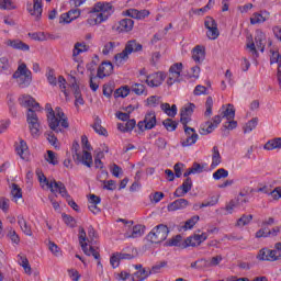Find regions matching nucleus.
I'll return each mask as SVG.
<instances>
[{
    "label": "nucleus",
    "instance_id": "f257e3e1",
    "mask_svg": "<svg viewBox=\"0 0 281 281\" xmlns=\"http://www.w3.org/2000/svg\"><path fill=\"white\" fill-rule=\"evenodd\" d=\"M78 238L83 254H86V256H93L94 260H100V251L98 250V233L93 226L88 227V237L85 228L79 227Z\"/></svg>",
    "mask_w": 281,
    "mask_h": 281
},
{
    "label": "nucleus",
    "instance_id": "f03ea898",
    "mask_svg": "<svg viewBox=\"0 0 281 281\" xmlns=\"http://www.w3.org/2000/svg\"><path fill=\"white\" fill-rule=\"evenodd\" d=\"M90 16L87 20L88 25L92 27L109 21L113 14V4L111 2H97L89 12Z\"/></svg>",
    "mask_w": 281,
    "mask_h": 281
},
{
    "label": "nucleus",
    "instance_id": "7ed1b4c3",
    "mask_svg": "<svg viewBox=\"0 0 281 281\" xmlns=\"http://www.w3.org/2000/svg\"><path fill=\"white\" fill-rule=\"evenodd\" d=\"M46 112L50 131H54L55 133H63L65 128H69V119H67L63 109L57 106L54 110L50 104H46Z\"/></svg>",
    "mask_w": 281,
    "mask_h": 281
},
{
    "label": "nucleus",
    "instance_id": "20e7f679",
    "mask_svg": "<svg viewBox=\"0 0 281 281\" xmlns=\"http://www.w3.org/2000/svg\"><path fill=\"white\" fill-rule=\"evenodd\" d=\"M37 177L43 190H50L53 194H60L64 199H70L67 188L63 182H58L56 180L49 181L42 172H37Z\"/></svg>",
    "mask_w": 281,
    "mask_h": 281
},
{
    "label": "nucleus",
    "instance_id": "39448f33",
    "mask_svg": "<svg viewBox=\"0 0 281 281\" xmlns=\"http://www.w3.org/2000/svg\"><path fill=\"white\" fill-rule=\"evenodd\" d=\"M257 260L261 262H278V260H281V241L276 243L273 249L261 248L257 254Z\"/></svg>",
    "mask_w": 281,
    "mask_h": 281
},
{
    "label": "nucleus",
    "instance_id": "423d86ee",
    "mask_svg": "<svg viewBox=\"0 0 281 281\" xmlns=\"http://www.w3.org/2000/svg\"><path fill=\"white\" fill-rule=\"evenodd\" d=\"M13 78L20 87H30L32 82V71L27 69L25 63L20 61L16 71L13 74Z\"/></svg>",
    "mask_w": 281,
    "mask_h": 281
},
{
    "label": "nucleus",
    "instance_id": "0eeeda50",
    "mask_svg": "<svg viewBox=\"0 0 281 281\" xmlns=\"http://www.w3.org/2000/svg\"><path fill=\"white\" fill-rule=\"evenodd\" d=\"M146 104L153 109H155V106H159L160 104L161 111L168 115V117H175L177 115V106L175 104L170 106L169 103H161V97L151 95L147 98Z\"/></svg>",
    "mask_w": 281,
    "mask_h": 281
},
{
    "label": "nucleus",
    "instance_id": "6e6552de",
    "mask_svg": "<svg viewBox=\"0 0 281 281\" xmlns=\"http://www.w3.org/2000/svg\"><path fill=\"white\" fill-rule=\"evenodd\" d=\"M267 45V35L265 32L258 30L255 34V42H248L246 47L250 54L256 55L259 52H265V46Z\"/></svg>",
    "mask_w": 281,
    "mask_h": 281
},
{
    "label": "nucleus",
    "instance_id": "1a4fd4ad",
    "mask_svg": "<svg viewBox=\"0 0 281 281\" xmlns=\"http://www.w3.org/2000/svg\"><path fill=\"white\" fill-rule=\"evenodd\" d=\"M26 123L32 137H38L41 135V120H38V115L32 109H29L26 112Z\"/></svg>",
    "mask_w": 281,
    "mask_h": 281
},
{
    "label": "nucleus",
    "instance_id": "9d476101",
    "mask_svg": "<svg viewBox=\"0 0 281 281\" xmlns=\"http://www.w3.org/2000/svg\"><path fill=\"white\" fill-rule=\"evenodd\" d=\"M168 234H170L168 226L159 224L156 227H154L151 232L147 235V240L156 244L164 243V240L168 238Z\"/></svg>",
    "mask_w": 281,
    "mask_h": 281
},
{
    "label": "nucleus",
    "instance_id": "9b49d317",
    "mask_svg": "<svg viewBox=\"0 0 281 281\" xmlns=\"http://www.w3.org/2000/svg\"><path fill=\"white\" fill-rule=\"evenodd\" d=\"M79 145L78 143L72 144V150H74V159L75 161H78V164H83V166H87V168H91L93 166V156L91 155V151L82 150L80 154L78 151Z\"/></svg>",
    "mask_w": 281,
    "mask_h": 281
},
{
    "label": "nucleus",
    "instance_id": "f8f14e48",
    "mask_svg": "<svg viewBox=\"0 0 281 281\" xmlns=\"http://www.w3.org/2000/svg\"><path fill=\"white\" fill-rule=\"evenodd\" d=\"M184 135L181 137L180 144L182 148H188L190 146H194L196 142H199V134H196V130L183 125Z\"/></svg>",
    "mask_w": 281,
    "mask_h": 281
},
{
    "label": "nucleus",
    "instance_id": "ddd939ff",
    "mask_svg": "<svg viewBox=\"0 0 281 281\" xmlns=\"http://www.w3.org/2000/svg\"><path fill=\"white\" fill-rule=\"evenodd\" d=\"M204 27L206 30V38L209 41H216L218 36H221V32L218 31V23L212 16H206L204 20Z\"/></svg>",
    "mask_w": 281,
    "mask_h": 281
},
{
    "label": "nucleus",
    "instance_id": "4468645a",
    "mask_svg": "<svg viewBox=\"0 0 281 281\" xmlns=\"http://www.w3.org/2000/svg\"><path fill=\"white\" fill-rule=\"evenodd\" d=\"M183 71V64L175 63L170 66L167 85L172 86L175 82H181V72Z\"/></svg>",
    "mask_w": 281,
    "mask_h": 281
},
{
    "label": "nucleus",
    "instance_id": "2eb2a0df",
    "mask_svg": "<svg viewBox=\"0 0 281 281\" xmlns=\"http://www.w3.org/2000/svg\"><path fill=\"white\" fill-rule=\"evenodd\" d=\"M221 122H223V116L215 115L211 121H207L200 126V135H210V133H214V131L218 128Z\"/></svg>",
    "mask_w": 281,
    "mask_h": 281
},
{
    "label": "nucleus",
    "instance_id": "dca6fc26",
    "mask_svg": "<svg viewBox=\"0 0 281 281\" xmlns=\"http://www.w3.org/2000/svg\"><path fill=\"white\" fill-rule=\"evenodd\" d=\"M157 126V114L155 112H148L145 119L137 123L138 130L144 133V131H153Z\"/></svg>",
    "mask_w": 281,
    "mask_h": 281
},
{
    "label": "nucleus",
    "instance_id": "f3484780",
    "mask_svg": "<svg viewBox=\"0 0 281 281\" xmlns=\"http://www.w3.org/2000/svg\"><path fill=\"white\" fill-rule=\"evenodd\" d=\"M18 102L20 104V106H24V109H32V111H37L41 112V104H38V102H36L35 99H33L32 95L30 94H22L19 97Z\"/></svg>",
    "mask_w": 281,
    "mask_h": 281
},
{
    "label": "nucleus",
    "instance_id": "a211bd4d",
    "mask_svg": "<svg viewBox=\"0 0 281 281\" xmlns=\"http://www.w3.org/2000/svg\"><path fill=\"white\" fill-rule=\"evenodd\" d=\"M164 80H166V72L158 71L147 76L145 83L151 88L161 87V85H164Z\"/></svg>",
    "mask_w": 281,
    "mask_h": 281
},
{
    "label": "nucleus",
    "instance_id": "6ab92c4d",
    "mask_svg": "<svg viewBox=\"0 0 281 281\" xmlns=\"http://www.w3.org/2000/svg\"><path fill=\"white\" fill-rule=\"evenodd\" d=\"M133 27H135V21L132 19H123L115 24L114 30L119 32V34H128V32H133Z\"/></svg>",
    "mask_w": 281,
    "mask_h": 281
},
{
    "label": "nucleus",
    "instance_id": "aec40b11",
    "mask_svg": "<svg viewBox=\"0 0 281 281\" xmlns=\"http://www.w3.org/2000/svg\"><path fill=\"white\" fill-rule=\"evenodd\" d=\"M207 240V233L193 234L184 240V247H199L202 243Z\"/></svg>",
    "mask_w": 281,
    "mask_h": 281
},
{
    "label": "nucleus",
    "instance_id": "412c9836",
    "mask_svg": "<svg viewBox=\"0 0 281 281\" xmlns=\"http://www.w3.org/2000/svg\"><path fill=\"white\" fill-rule=\"evenodd\" d=\"M196 109V105L194 103H188L186 104L181 111H180V121L183 126H188L190 123V117H192V113H194V110Z\"/></svg>",
    "mask_w": 281,
    "mask_h": 281
},
{
    "label": "nucleus",
    "instance_id": "4be33fe9",
    "mask_svg": "<svg viewBox=\"0 0 281 281\" xmlns=\"http://www.w3.org/2000/svg\"><path fill=\"white\" fill-rule=\"evenodd\" d=\"M271 14L267 10L252 13L250 16V25H262L269 21Z\"/></svg>",
    "mask_w": 281,
    "mask_h": 281
},
{
    "label": "nucleus",
    "instance_id": "5701e85b",
    "mask_svg": "<svg viewBox=\"0 0 281 281\" xmlns=\"http://www.w3.org/2000/svg\"><path fill=\"white\" fill-rule=\"evenodd\" d=\"M26 10L31 16L38 19L43 14V0H33V3H27Z\"/></svg>",
    "mask_w": 281,
    "mask_h": 281
},
{
    "label": "nucleus",
    "instance_id": "b1692460",
    "mask_svg": "<svg viewBox=\"0 0 281 281\" xmlns=\"http://www.w3.org/2000/svg\"><path fill=\"white\" fill-rule=\"evenodd\" d=\"M123 16H130L131 19H136L137 21H142L146 19V16L150 15V11L148 10H137V9H127L122 12Z\"/></svg>",
    "mask_w": 281,
    "mask_h": 281
},
{
    "label": "nucleus",
    "instance_id": "393cba45",
    "mask_svg": "<svg viewBox=\"0 0 281 281\" xmlns=\"http://www.w3.org/2000/svg\"><path fill=\"white\" fill-rule=\"evenodd\" d=\"M113 74V64L111 61H103L97 71L98 78H106Z\"/></svg>",
    "mask_w": 281,
    "mask_h": 281
},
{
    "label": "nucleus",
    "instance_id": "a878e982",
    "mask_svg": "<svg viewBox=\"0 0 281 281\" xmlns=\"http://www.w3.org/2000/svg\"><path fill=\"white\" fill-rule=\"evenodd\" d=\"M80 16V10L79 9H72L66 13H63L59 18V23H66L69 24L71 21H76Z\"/></svg>",
    "mask_w": 281,
    "mask_h": 281
},
{
    "label": "nucleus",
    "instance_id": "bb28decb",
    "mask_svg": "<svg viewBox=\"0 0 281 281\" xmlns=\"http://www.w3.org/2000/svg\"><path fill=\"white\" fill-rule=\"evenodd\" d=\"M100 203H102V199H100V196L95 194H90L88 196V209L92 214H100V209L98 207Z\"/></svg>",
    "mask_w": 281,
    "mask_h": 281
},
{
    "label": "nucleus",
    "instance_id": "cd10ccee",
    "mask_svg": "<svg viewBox=\"0 0 281 281\" xmlns=\"http://www.w3.org/2000/svg\"><path fill=\"white\" fill-rule=\"evenodd\" d=\"M131 258H133V256L130 254L114 252L110 258V265L113 269H117V267H120V260H131Z\"/></svg>",
    "mask_w": 281,
    "mask_h": 281
},
{
    "label": "nucleus",
    "instance_id": "c85d7f7f",
    "mask_svg": "<svg viewBox=\"0 0 281 281\" xmlns=\"http://www.w3.org/2000/svg\"><path fill=\"white\" fill-rule=\"evenodd\" d=\"M190 205V202L186 199H178L170 204H168L167 210L168 212H177L179 210H186Z\"/></svg>",
    "mask_w": 281,
    "mask_h": 281
},
{
    "label": "nucleus",
    "instance_id": "c756f323",
    "mask_svg": "<svg viewBox=\"0 0 281 281\" xmlns=\"http://www.w3.org/2000/svg\"><path fill=\"white\" fill-rule=\"evenodd\" d=\"M86 52H89V45H87L86 42L75 43L74 49H72L74 60L78 61V56H80V54H86Z\"/></svg>",
    "mask_w": 281,
    "mask_h": 281
},
{
    "label": "nucleus",
    "instance_id": "7c9ffc66",
    "mask_svg": "<svg viewBox=\"0 0 281 281\" xmlns=\"http://www.w3.org/2000/svg\"><path fill=\"white\" fill-rule=\"evenodd\" d=\"M5 45L7 47H12V49H20V52H30V45L21 40H7Z\"/></svg>",
    "mask_w": 281,
    "mask_h": 281
},
{
    "label": "nucleus",
    "instance_id": "2f4dec72",
    "mask_svg": "<svg viewBox=\"0 0 281 281\" xmlns=\"http://www.w3.org/2000/svg\"><path fill=\"white\" fill-rule=\"evenodd\" d=\"M192 60L199 65L205 60V46L198 45L192 49Z\"/></svg>",
    "mask_w": 281,
    "mask_h": 281
},
{
    "label": "nucleus",
    "instance_id": "473e14b6",
    "mask_svg": "<svg viewBox=\"0 0 281 281\" xmlns=\"http://www.w3.org/2000/svg\"><path fill=\"white\" fill-rule=\"evenodd\" d=\"M201 221L199 215H193L191 218L187 220L182 225L178 227L179 232H188L190 229H194V225Z\"/></svg>",
    "mask_w": 281,
    "mask_h": 281
},
{
    "label": "nucleus",
    "instance_id": "72a5a7b5",
    "mask_svg": "<svg viewBox=\"0 0 281 281\" xmlns=\"http://www.w3.org/2000/svg\"><path fill=\"white\" fill-rule=\"evenodd\" d=\"M124 49L131 56L132 54H135L137 52H142V49H144V46H142V44H139V42H137L136 40H130L125 44Z\"/></svg>",
    "mask_w": 281,
    "mask_h": 281
},
{
    "label": "nucleus",
    "instance_id": "f704fd0d",
    "mask_svg": "<svg viewBox=\"0 0 281 281\" xmlns=\"http://www.w3.org/2000/svg\"><path fill=\"white\" fill-rule=\"evenodd\" d=\"M190 190H192V180L190 178H188L181 187H179L176 191H175V196L177 198H181V196H186V194H188V192H190Z\"/></svg>",
    "mask_w": 281,
    "mask_h": 281
},
{
    "label": "nucleus",
    "instance_id": "c9c22d12",
    "mask_svg": "<svg viewBox=\"0 0 281 281\" xmlns=\"http://www.w3.org/2000/svg\"><path fill=\"white\" fill-rule=\"evenodd\" d=\"M16 154L21 159L27 160L30 159V149L27 147V143L25 140H20L18 146L15 147Z\"/></svg>",
    "mask_w": 281,
    "mask_h": 281
},
{
    "label": "nucleus",
    "instance_id": "e433bc0d",
    "mask_svg": "<svg viewBox=\"0 0 281 281\" xmlns=\"http://www.w3.org/2000/svg\"><path fill=\"white\" fill-rule=\"evenodd\" d=\"M220 113L222 117H225V120H234V117H236V110L232 104L223 105L220 110Z\"/></svg>",
    "mask_w": 281,
    "mask_h": 281
},
{
    "label": "nucleus",
    "instance_id": "4c0bfd02",
    "mask_svg": "<svg viewBox=\"0 0 281 281\" xmlns=\"http://www.w3.org/2000/svg\"><path fill=\"white\" fill-rule=\"evenodd\" d=\"M16 258L18 265L23 268L24 273H26V276H32V266H30V260H27V257L20 254Z\"/></svg>",
    "mask_w": 281,
    "mask_h": 281
},
{
    "label": "nucleus",
    "instance_id": "58836bf2",
    "mask_svg": "<svg viewBox=\"0 0 281 281\" xmlns=\"http://www.w3.org/2000/svg\"><path fill=\"white\" fill-rule=\"evenodd\" d=\"M136 269H138L132 277L133 281H144L148 276H150V270H146L142 268V265L136 266Z\"/></svg>",
    "mask_w": 281,
    "mask_h": 281
},
{
    "label": "nucleus",
    "instance_id": "ea45409f",
    "mask_svg": "<svg viewBox=\"0 0 281 281\" xmlns=\"http://www.w3.org/2000/svg\"><path fill=\"white\" fill-rule=\"evenodd\" d=\"M70 89L75 95V106H82V104H85V99H82V94L80 93V88L78 85L72 83Z\"/></svg>",
    "mask_w": 281,
    "mask_h": 281
},
{
    "label": "nucleus",
    "instance_id": "a19ab883",
    "mask_svg": "<svg viewBox=\"0 0 281 281\" xmlns=\"http://www.w3.org/2000/svg\"><path fill=\"white\" fill-rule=\"evenodd\" d=\"M265 150H281V137L272 138L268 140L265 146Z\"/></svg>",
    "mask_w": 281,
    "mask_h": 281
},
{
    "label": "nucleus",
    "instance_id": "79ce46f5",
    "mask_svg": "<svg viewBox=\"0 0 281 281\" xmlns=\"http://www.w3.org/2000/svg\"><path fill=\"white\" fill-rule=\"evenodd\" d=\"M130 56L131 55L125 49H123V52L114 56V65H116V67H121V65H124V63L128 60Z\"/></svg>",
    "mask_w": 281,
    "mask_h": 281
},
{
    "label": "nucleus",
    "instance_id": "37998d69",
    "mask_svg": "<svg viewBox=\"0 0 281 281\" xmlns=\"http://www.w3.org/2000/svg\"><path fill=\"white\" fill-rule=\"evenodd\" d=\"M227 85H229V87H234V75L232 74V70H226L224 75V80L221 83L223 91L227 89Z\"/></svg>",
    "mask_w": 281,
    "mask_h": 281
},
{
    "label": "nucleus",
    "instance_id": "c03bdc74",
    "mask_svg": "<svg viewBox=\"0 0 281 281\" xmlns=\"http://www.w3.org/2000/svg\"><path fill=\"white\" fill-rule=\"evenodd\" d=\"M48 250L55 258H63V249L54 241H48Z\"/></svg>",
    "mask_w": 281,
    "mask_h": 281
},
{
    "label": "nucleus",
    "instance_id": "a18cd8bd",
    "mask_svg": "<svg viewBox=\"0 0 281 281\" xmlns=\"http://www.w3.org/2000/svg\"><path fill=\"white\" fill-rule=\"evenodd\" d=\"M221 151H218V147L214 146L212 149L211 168H217V166H221Z\"/></svg>",
    "mask_w": 281,
    "mask_h": 281
},
{
    "label": "nucleus",
    "instance_id": "49530a36",
    "mask_svg": "<svg viewBox=\"0 0 281 281\" xmlns=\"http://www.w3.org/2000/svg\"><path fill=\"white\" fill-rule=\"evenodd\" d=\"M120 42H108L104 44L103 49H102V55L103 56H109L113 49L116 47H120Z\"/></svg>",
    "mask_w": 281,
    "mask_h": 281
},
{
    "label": "nucleus",
    "instance_id": "de8ad7c7",
    "mask_svg": "<svg viewBox=\"0 0 281 281\" xmlns=\"http://www.w3.org/2000/svg\"><path fill=\"white\" fill-rule=\"evenodd\" d=\"M127 112H116L117 120H121L122 122H128L131 120V113H133V106L130 105L126 108Z\"/></svg>",
    "mask_w": 281,
    "mask_h": 281
},
{
    "label": "nucleus",
    "instance_id": "09e8293b",
    "mask_svg": "<svg viewBox=\"0 0 281 281\" xmlns=\"http://www.w3.org/2000/svg\"><path fill=\"white\" fill-rule=\"evenodd\" d=\"M131 93V88L128 86H122L114 92V98H127Z\"/></svg>",
    "mask_w": 281,
    "mask_h": 281
},
{
    "label": "nucleus",
    "instance_id": "8fccbe9b",
    "mask_svg": "<svg viewBox=\"0 0 281 281\" xmlns=\"http://www.w3.org/2000/svg\"><path fill=\"white\" fill-rule=\"evenodd\" d=\"M229 177V171L225 168H220L215 172H213V179L215 181H221V179H227Z\"/></svg>",
    "mask_w": 281,
    "mask_h": 281
},
{
    "label": "nucleus",
    "instance_id": "3c124183",
    "mask_svg": "<svg viewBox=\"0 0 281 281\" xmlns=\"http://www.w3.org/2000/svg\"><path fill=\"white\" fill-rule=\"evenodd\" d=\"M45 160L52 166H58V155L53 150H47V154L45 155Z\"/></svg>",
    "mask_w": 281,
    "mask_h": 281
},
{
    "label": "nucleus",
    "instance_id": "603ef678",
    "mask_svg": "<svg viewBox=\"0 0 281 281\" xmlns=\"http://www.w3.org/2000/svg\"><path fill=\"white\" fill-rule=\"evenodd\" d=\"M145 227L143 225H136L132 228V234L128 235V238H139L144 236Z\"/></svg>",
    "mask_w": 281,
    "mask_h": 281
},
{
    "label": "nucleus",
    "instance_id": "864d4df0",
    "mask_svg": "<svg viewBox=\"0 0 281 281\" xmlns=\"http://www.w3.org/2000/svg\"><path fill=\"white\" fill-rule=\"evenodd\" d=\"M11 194L15 203H19V200L23 199V191H21V189L16 184L11 186Z\"/></svg>",
    "mask_w": 281,
    "mask_h": 281
},
{
    "label": "nucleus",
    "instance_id": "5fc2aeb1",
    "mask_svg": "<svg viewBox=\"0 0 281 281\" xmlns=\"http://www.w3.org/2000/svg\"><path fill=\"white\" fill-rule=\"evenodd\" d=\"M18 223L22 229V232L26 235V236H32V227H30V225H27V222H25V218L23 217H19Z\"/></svg>",
    "mask_w": 281,
    "mask_h": 281
},
{
    "label": "nucleus",
    "instance_id": "6e6d98bb",
    "mask_svg": "<svg viewBox=\"0 0 281 281\" xmlns=\"http://www.w3.org/2000/svg\"><path fill=\"white\" fill-rule=\"evenodd\" d=\"M200 172H203V166L199 162H194L193 166L184 172V177H190V175H200Z\"/></svg>",
    "mask_w": 281,
    "mask_h": 281
},
{
    "label": "nucleus",
    "instance_id": "4d7b16f0",
    "mask_svg": "<svg viewBox=\"0 0 281 281\" xmlns=\"http://www.w3.org/2000/svg\"><path fill=\"white\" fill-rule=\"evenodd\" d=\"M162 125L165 126L166 131H169L170 133H172V131H177V126H179V123H177L176 121H172V119H166L162 122Z\"/></svg>",
    "mask_w": 281,
    "mask_h": 281
},
{
    "label": "nucleus",
    "instance_id": "13d9d810",
    "mask_svg": "<svg viewBox=\"0 0 281 281\" xmlns=\"http://www.w3.org/2000/svg\"><path fill=\"white\" fill-rule=\"evenodd\" d=\"M251 221H254V215H243L240 218L237 220L236 226L245 227V225H249Z\"/></svg>",
    "mask_w": 281,
    "mask_h": 281
},
{
    "label": "nucleus",
    "instance_id": "bf43d9fd",
    "mask_svg": "<svg viewBox=\"0 0 281 281\" xmlns=\"http://www.w3.org/2000/svg\"><path fill=\"white\" fill-rule=\"evenodd\" d=\"M258 126V117L248 121L244 126V133H251Z\"/></svg>",
    "mask_w": 281,
    "mask_h": 281
},
{
    "label": "nucleus",
    "instance_id": "052dcab7",
    "mask_svg": "<svg viewBox=\"0 0 281 281\" xmlns=\"http://www.w3.org/2000/svg\"><path fill=\"white\" fill-rule=\"evenodd\" d=\"M16 4L13 0H0V10H14Z\"/></svg>",
    "mask_w": 281,
    "mask_h": 281
},
{
    "label": "nucleus",
    "instance_id": "680f3d73",
    "mask_svg": "<svg viewBox=\"0 0 281 281\" xmlns=\"http://www.w3.org/2000/svg\"><path fill=\"white\" fill-rule=\"evenodd\" d=\"M220 262H223V256L216 255L206 261V267H218Z\"/></svg>",
    "mask_w": 281,
    "mask_h": 281
},
{
    "label": "nucleus",
    "instance_id": "e2e57ef3",
    "mask_svg": "<svg viewBox=\"0 0 281 281\" xmlns=\"http://www.w3.org/2000/svg\"><path fill=\"white\" fill-rule=\"evenodd\" d=\"M29 36L30 38H32V41H47V34H45L44 32L30 33Z\"/></svg>",
    "mask_w": 281,
    "mask_h": 281
},
{
    "label": "nucleus",
    "instance_id": "0e129e2a",
    "mask_svg": "<svg viewBox=\"0 0 281 281\" xmlns=\"http://www.w3.org/2000/svg\"><path fill=\"white\" fill-rule=\"evenodd\" d=\"M193 95H207V87L198 85L193 90Z\"/></svg>",
    "mask_w": 281,
    "mask_h": 281
},
{
    "label": "nucleus",
    "instance_id": "69168bd1",
    "mask_svg": "<svg viewBox=\"0 0 281 281\" xmlns=\"http://www.w3.org/2000/svg\"><path fill=\"white\" fill-rule=\"evenodd\" d=\"M46 78H47L49 85H52L53 87H56V85H58V80H56V75L54 74L53 69H49L46 72Z\"/></svg>",
    "mask_w": 281,
    "mask_h": 281
},
{
    "label": "nucleus",
    "instance_id": "338daca9",
    "mask_svg": "<svg viewBox=\"0 0 281 281\" xmlns=\"http://www.w3.org/2000/svg\"><path fill=\"white\" fill-rule=\"evenodd\" d=\"M281 199V187H277L270 192V201H280Z\"/></svg>",
    "mask_w": 281,
    "mask_h": 281
},
{
    "label": "nucleus",
    "instance_id": "774afa93",
    "mask_svg": "<svg viewBox=\"0 0 281 281\" xmlns=\"http://www.w3.org/2000/svg\"><path fill=\"white\" fill-rule=\"evenodd\" d=\"M164 196H165L164 192L157 191V192L151 193L149 195V200H150L151 203H159V201H161V199H164Z\"/></svg>",
    "mask_w": 281,
    "mask_h": 281
}]
</instances>
